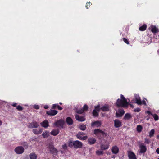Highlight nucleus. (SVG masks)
Instances as JSON below:
<instances>
[{
	"instance_id": "cd10ccee",
	"label": "nucleus",
	"mask_w": 159,
	"mask_h": 159,
	"mask_svg": "<svg viewBox=\"0 0 159 159\" xmlns=\"http://www.w3.org/2000/svg\"><path fill=\"white\" fill-rule=\"evenodd\" d=\"M101 150H106L108 148L109 146L107 144H102L100 147Z\"/></svg>"
},
{
	"instance_id": "aec40b11",
	"label": "nucleus",
	"mask_w": 159,
	"mask_h": 159,
	"mask_svg": "<svg viewBox=\"0 0 159 159\" xmlns=\"http://www.w3.org/2000/svg\"><path fill=\"white\" fill-rule=\"evenodd\" d=\"M66 121L67 124L71 125L73 124V121L72 119L70 117H67L66 120Z\"/></svg>"
},
{
	"instance_id": "de8ad7c7",
	"label": "nucleus",
	"mask_w": 159,
	"mask_h": 159,
	"mask_svg": "<svg viewBox=\"0 0 159 159\" xmlns=\"http://www.w3.org/2000/svg\"><path fill=\"white\" fill-rule=\"evenodd\" d=\"M141 111V109L139 108H137L134 109V111L135 112H139Z\"/></svg>"
},
{
	"instance_id": "f8f14e48",
	"label": "nucleus",
	"mask_w": 159,
	"mask_h": 159,
	"mask_svg": "<svg viewBox=\"0 0 159 159\" xmlns=\"http://www.w3.org/2000/svg\"><path fill=\"white\" fill-rule=\"evenodd\" d=\"M128 156L129 159H137L135 154L132 151H128Z\"/></svg>"
},
{
	"instance_id": "4c0bfd02",
	"label": "nucleus",
	"mask_w": 159,
	"mask_h": 159,
	"mask_svg": "<svg viewBox=\"0 0 159 159\" xmlns=\"http://www.w3.org/2000/svg\"><path fill=\"white\" fill-rule=\"evenodd\" d=\"M95 109L94 110H96V111L99 112L100 110H101L100 108V105H98L97 106H95Z\"/></svg>"
},
{
	"instance_id": "4d7b16f0",
	"label": "nucleus",
	"mask_w": 159,
	"mask_h": 159,
	"mask_svg": "<svg viewBox=\"0 0 159 159\" xmlns=\"http://www.w3.org/2000/svg\"><path fill=\"white\" fill-rule=\"evenodd\" d=\"M2 122L0 120V126L2 125Z\"/></svg>"
},
{
	"instance_id": "dca6fc26",
	"label": "nucleus",
	"mask_w": 159,
	"mask_h": 159,
	"mask_svg": "<svg viewBox=\"0 0 159 159\" xmlns=\"http://www.w3.org/2000/svg\"><path fill=\"white\" fill-rule=\"evenodd\" d=\"M38 126V124L36 122H34L30 123L28 127L30 128H36Z\"/></svg>"
},
{
	"instance_id": "79ce46f5",
	"label": "nucleus",
	"mask_w": 159,
	"mask_h": 159,
	"mask_svg": "<svg viewBox=\"0 0 159 159\" xmlns=\"http://www.w3.org/2000/svg\"><path fill=\"white\" fill-rule=\"evenodd\" d=\"M58 106L57 104H53L52 106V109H55Z\"/></svg>"
},
{
	"instance_id": "bf43d9fd",
	"label": "nucleus",
	"mask_w": 159,
	"mask_h": 159,
	"mask_svg": "<svg viewBox=\"0 0 159 159\" xmlns=\"http://www.w3.org/2000/svg\"><path fill=\"white\" fill-rule=\"evenodd\" d=\"M111 157L112 158H115V156H113Z\"/></svg>"
},
{
	"instance_id": "13d9d810",
	"label": "nucleus",
	"mask_w": 159,
	"mask_h": 159,
	"mask_svg": "<svg viewBox=\"0 0 159 159\" xmlns=\"http://www.w3.org/2000/svg\"><path fill=\"white\" fill-rule=\"evenodd\" d=\"M157 138L158 139H159V135L157 136Z\"/></svg>"
},
{
	"instance_id": "864d4df0",
	"label": "nucleus",
	"mask_w": 159,
	"mask_h": 159,
	"mask_svg": "<svg viewBox=\"0 0 159 159\" xmlns=\"http://www.w3.org/2000/svg\"><path fill=\"white\" fill-rule=\"evenodd\" d=\"M156 152L157 154H159V148L157 149Z\"/></svg>"
},
{
	"instance_id": "ddd939ff",
	"label": "nucleus",
	"mask_w": 159,
	"mask_h": 159,
	"mask_svg": "<svg viewBox=\"0 0 159 159\" xmlns=\"http://www.w3.org/2000/svg\"><path fill=\"white\" fill-rule=\"evenodd\" d=\"M101 123L100 121L97 120L96 121L92 122L91 123V126L93 127H98L101 125Z\"/></svg>"
},
{
	"instance_id": "9b49d317",
	"label": "nucleus",
	"mask_w": 159,
	"mask_h": 159,
	"mask_svg": "<svg viewBox=\"0 0 159 159\" xmlns=\"http://www.w3.org/2000/svg\"><path fill=\"white\" fill-rule=\"evenodd\" d=\"M75 117L76 119L79 121L83 122L85 121L86 120L85 116H80L78 114H76Z\"/></svg>"
},
{
	"instance_id": "423d86ee",
	"label": "nucleus",
	"mask_w": 159,
	"mask_h": 159,
	"mask_svg": "<svg viewBox=\"0 0 159 159\" xmlns=\"http://www.w3.org/2000/svg\"><path fill=\"white\" fill-rule=\"evenodd\" d=\"M139 147L140 148V151L139 152V153H144L146 152L147 149L146 146L143 143H141Z\"/></svg>"
},
{
	"instance_id": "680f3d73",
	"label": "nucleus",
	"mask_w": 159,
	"mask_h": 159,
	"mask_svg": "<svg viewBox=\"0 0 159 159\" xmlns=\"http://www.w3.org/2000/svg\"><path fill=\"white\" fill-rule=\"evenodd\" d=\"M59 104H60V105H62V103H61V102H60V103H59Z\"/></svg>"
},
{
	"instance_id": "4468645a",
	"label": "nucleus",
	"mask_w": 159,
	"mask_h": 159,
	"mask_svg": "<svg viewBox=\"0 0 159 159\" xmlns=\"http://www.w3.org/2000/svg\"><path fill=\"white\" fill-rule=\"evenodd\" d=\"M57 113L58 111H57L51 109L50 111H46V114L50 116H54L57 114Z\"/></svg>"
},
{
	"instance_id": "c03bdc74",
	"label": "nucleus",
	"mask_w": 159,
	"mask_h": 159,
	"mask_svg": "<svg viewBox=\"0 0 159 159\" xmlns=\"http://www.w3.org/2000/svg\"><path fill=\"white\" fill-rule=\"evenodd\" d=\"M72 144L73 142L71 141H70L68 143V145L69 147L72 148L73 147V145Z\"/></svg>"
},
{
	"instance_id": "bb28decb",
	"label": "nucleus",
	"mask_w": 159,
	"mask_h": 159,
	"mask_svg": "<svg viewBox=\"0 0 159 159\" xmlns=\"http://www.w3.org/2000/svg\"><path fill=\"white\" fill-rule=\"evenodd\" d=\"M79 127L80 130L83 131L85 130L86 128V125L84 124H82L80 125L79 126Z\"/></svg>"
},
{
	"instance_id": "ea45409f",
	"label": "nucleus",
	"mask_w": 159,
	"mask_h": 159,
	"mask_svg": "<svg viewBox=\"0 0 159 159\" xmlns=\"http://www.w3.org/2000/svg\"><path fill=\"white\" fill-rule=\"evenodd\" d=\"M122 39L123 41L127 44H129V42L128 39L125 38H122Z\"/></svg>"
},
{
	"instance_id": "6e6d98bb",
	"label": "nucleus",
	"mask_w": 159,
	"mask_h": 159,
	"mask_svg": "<svg viewBox=\"0 0 159 159\" xmlns=\"http://www.w3.org/2000/svg\"><path fill=\"white\" fill-rule=\"evenodd\" d=\"M142 103L143 104H144V105H146V101L144 100H143V101H142Z\"/></svg>"
},
{
	"instance_id": "8fccbe9b",
	"label": "nucleus",
	"mask_w": 159,
	"mask_h": 159,
	"mask_svg": "<svg viewBox=\"0 0 159 159\" xmlns=\"http://www.w3.org/2000/svg\"><path fill=\"white\" fill-rule=\"evenodd\" d=\"M57 108L58 110H61L63 109V108L62 107H61L60 106H59L58 104V106H57Z\"/></svg>"
},
{
	"instance_id": "f257e3e1",
	"label": "nucleus",
	"mask_w": 159,
	"mask_h": 159,
	"mask_svg": "<svg viewBox=\"0 0 159 159\" xmlns=\"http://www.w3.org/2000/svg\"><path fill=\"white\" fill-rule=\"evenodd\" d=\"M120 98L121 99L118 98L117 99L116 103V106L118 107H127L129 103L127 102V99L122 94L120 95Z\"/></svg>"
},
{
	"instance_id": "1a4fd4ad",
	"label": "nucleus",
	"mask_w": 159,
	"mask_h": 159,
	"mask_svg": "<svg viewBox=\"0 0 159 159\" xmlns=\"http://www.w3.org/2000/svg\"><path fill=\"white\" fill-rule=\"evenodd\" d=\"M118 112H116V115L117 117H121L125 113V111L122 109L119 108L118 109Z\"/></svg>"
},
{
	"instance_id": "b1692460",
	"label": "nucleus",
	"mask_w": 159,
	"mask_h": 159,
	"mask_svg": "<svg viewBox=\"0 0 159 159\" xmlns=\"http://www.w3.org/2000/svg\"><path fill=\"white\" fill-rule=\"evenodd\" d=\"M49 132L48 131H45L43 133L42 135L43 138H47L49 136Z\"/></svg>"
},
{
	"instance_id": "7ed1b4c3",
	"label": "nucleus",
	"mask_w": 159,
	"mask_h": 159,
	"mask_svg": "<svg viewBox=\"0 0 159 159\" xmlns=\"http://www.w3.org/2000/svg\"><path fill=\"white\" fill-rule=\"evenodd\" d=\"M85 134L82 132H79L76 135V137L78 139L81 140H86L88 137L87 136H84Z\"/></svg>"
},
{
	"instance_id": "a211bd4d",
	"label": "nucleus",
	"mask_w": 159,
	"mask_h": 159,
	"mask_svg": "<svg viewBox=\"0 0 159 159\" xmlns=\"http://www.w3.org/2000/svg\"><path fill=\"white\" fill-rule=\"evenodd\" d=\"M59 133V130L58 129H54L52 130L50 133L51 135L56 136Z\"/></svg>"
},
{
	"instance_id": "c756f323",
	"label": "nucleus",
	"mask_w": 159,
	"mask_h": 159,
	"mask_svg": "<svg viewBox=\"0 0 159 159\" xmlns=\"http://www.w3.org/2000/svg\"><path fill=\"white\" fill-rule=\"evenodd\" d=\"M151 31L152 32L155 33L158 31V29L155 26H154L152 28Z\"/></svg>"
},
{
	"instance_id": "e433bc0d",
	"label": "nucleus",
	"mask_w": 159,
	"mask_h": 159,
	"mask_svg": "<svg viewBox=\"0 0 159 159\" xmlns=\"http://www.w3.org/2000/svg\"><path fill=\"white\" fill-rule=\"evenodd\" d=\"M16 108L19 111H22L23 109V107L20 105H18L17 106Z\"/></svg>"
},
{
	"instance_id": "412c9836",
	"label": "nucleus",
	"mask_w": 159,
	"mask_h": 159,
	"mask_svg": "<svg viewBox=\"0 0 159 159\" xmlns=\"http://www.w3.org/2000/svg\"><path fill=\"white\" fill-rule=\"evenodd\" d=\"M132 117L131 115L129 113H126L125 114L123 119L125 120H128L130 119Z\"/></svg>"
},
{
	"instance_id": "2f4dec72",
	"label": "nucleus",
	"mask_w": 159,
	"mask_h": 159,
	"mask_svg": "<svg viewBox=\"0 0 159 159\" xmlns=\"http://www.w3.org/2000/svg\"><path fill=\"white\" fill-rule=\"evenodd\" d=\"M155 130L154 129H152L149 132V136L150 137H152L153 136L154 134Z\"/></svg>"
},
{
	"instance_id": "5fc2aeb1",
	"label": "nucleus",
	"mask_w": 159,
	"mask_h": 159,
	"mask_svg": "<svg viewBox=\"0 0 159 159\" xmlns=\"http://www.w3.org/2000/svg\"><path fill=\"white\" fill-rule=\"evenodd\" d=\"M44 108L45 109H47L48 108V105H45V106H44Z\"/></svg>"
},
{
	"instance_id": "2eb2a0df",
	"label": "nucleus",
	"mask_w": 159,
	"mask_h": 159,
	"mask_svg": "<svg viewBox=\"0 0 159 159\" xmlns=\"http://www.w3.org/2000/svg\"><path fill=\"white\" fill-rule=\"evenodd\" d=\"M119 149L118 147L116 145L113 146L111 148V151L113 154H116L119 152Z\"/></svg>"
},
{
	"instance_id": "37998d69",
	"label": "nucleus",
	"mask_w": 159,
	"mask_h": 159,
	"mask_svg": "<svg viewBox=\"0 0 159 159\" xmlns=\"http://www.w3.org/2000/svg\"><path fill=\"white\" fill-rule=\"evenodd\" d=\"M144 142L145 143H146L148 144H149L150 143V140L146 138L144 139Z\"/></svg>"
},
{
	"instance_id": "39448f33",
	"label": "nucleus",
	"mask_w": 159,
	"mask_h": 159,
	"mask_svg": "<svg viewBox=\"0 0 159 159\" xmlns=\"http://www.w3.org/2000/svg\"><path fill=\"white\" fill-rule=\"evenodd\" d=\"M48 148L51 154L55 155H57L58 151L57 149L55 148L53 145H49L48 146Z\"/></svg>"
},
{
	"instance_id": "603ef678",
	"label": "nucleus",
	"mask_w": 159,
	"mask_h": 159,
	"mask_svg": "<svg viewBox=\"0 0 159 159\" xmlns=\"http://www.w3.org/2000/svg\"><path fill=\"white\" fill-rule=\"evenodd\" d=\"M17 104L16 103H14L12 104V106L14 107H17Z\"/></svg>"
},
{
	"instance_id": "0e129e2a",
	"label": "nucleus",
	"mask_w": 159,
	"mask_h": 159,
	"mask_svg": "<svg viewBox=\"0 0 159 159\" xmlns=\"http://www.w3.org/2000/svg\"><path fill=\"white\" fill-rule=\"evenodd\" d=\"M157 159H159V158H158Z\"/></svg>"
},
{
	"instance_id": "f03ea898",
	"label": "nucleus",
	"mask_w": 159,
	"mask_h": 159,
	"mask_svg": "<svg viewBox=\"0 0 159 159\" xmlns=\"http://www.w3.org/2000/svg\"><path fill=\"white\" fill-rule=\"evenodd\" d=\"M94 134L97 136L98 138L101 139L107 135V133L99 129H96L94 130Z\"/></svg>"
},
{
	"instance_id": "69168bd1",
	"label": "nucleus",
	"mask_w": 159,
	"mask_h": 159,
	"mask_svg": "<svg viewBox=\"0 0 159 159\" xmlns=\"http://www.w3.org/2000/svg\"><path fill=\"white\" fill-rule=\"evenodd\" d=\"M158 37H159V35H158Z\"/></svg>"
},
{
	"instance_id": "a878e982",
	"label": "nucleus",
	"mask_w": 159,
	"mask_h": 159,
	"mask_svg": "<svg viewBox=\"0 0 159 159\" xmlns=\"http://www.w3.org/2000/svg\"><path fill=\"white\" fill-rule=\"evenodd\" d=\"M143 129V127L140 125H137L136 127V130L138 133L141 132Z\"/></svg>"
},
{
	"instance_id": "5701e85b",
	"label": "nucleus",
	"mask_w": 159,
	"mask_h": 159,
	"mask_svg": "<svg viewBox=\"0 0 159 159\" xmlns=\"http://www.w3.org/2000/svg\"><path fill=\"white\" fill-rule=\"evenodd\" d=\"M30 159H37V156L34 152H32L29 155Z\"/></svg>"
},
{
	"instance_id": "6ab92c4d",
	"label": "nucleus",
	"mask_w": 159,
	"mask_h": 159,
	"mask_svg": "<svg viewBox=\"0 0 159 159\" xmlns=\"http://www.w3.org/2000/svg\"><path fill=\"white\" fill-rule=\"evenodd\" d=\"M42 126L46 128L49 126V123L47 120H45L43 121L41 123Z\"/></svg>"
},
{
	"instance_id": "09e8293b",
	"label": "nucleus",
	"mask_w": 159,
	"mask_h": 159,
	"mask_svg": "<svg viewBox=\"0 0 159 159\" xmlns=\"http://www.w3.org/2000/svg\"><path fill=\"white\" fill-rule=\"evenodd\" d=\"M43 129L41 128H39L38 130V133L39 134H40L42 132Z\"/></svg>"
},
{
	"instance_id": "6e6552de",
	"label": "nucleus",
	"mask_w": 159,
	"mask_h": 159,
	"mask_svg": "<svg viewBox=\"0 0 159 159\" xmlns=\"http://www.w3.org/2000/svg\"><path fill=\"white\" fill-rule=\"evenodd\" d=\"M64 121L62 120H60L57 121L54 123V125L57 127H61L63 128L64 124Z\"/></svg>"
},
{
	"instance_id": "9d476101",
	"label": "nucleus",
	"mask_w": 159,
	"mask_h": 159,
	"mask_svg": "<svg viewBox=\"0 0 159 159\" xmlns=\"http://www.w3.org/2000/svg\"><path fill=\"white\" fill-rule=\"evenodd\" d=\"M114 125L115 128H117L120 127L122 125V122L120 120L116 119L114 121Z\"/></svg>"
},
{
	"instance_id": "a18cd8bd",
	"label": "nucleus",
	"mask_w": 159,
	"mask_h": 159,
	"mask_svg": "<svg viewBox=\"0 0 159 159\" xmlns=\"http://www.w3.org/2000/svg\"><path fill=\"white\" fill-rule=\"evenodd\" d=\"M62 147L63 149L65 150H66L67 149V146L66 144H64L62 145Z\"/></svg>"
},
{
	"instance_id": "4be33fe9",
	"label": "nucleus",
	"mask_w": 159,
	"mask_h": 159,
	"mask_svg": "<svg viewBox=\"0 0 159 159\" xmlns=\"http://www.w3.org/2000/svg\"><path fill=\"white\" fill-rule=\"evenodd\" d=\"M100 109L103 111H108L109 110V106L107 105L103 106L101 107Z\"/></svg>"
},
{
	"instance_id": "7c9ffc66",
	"label": "nucleus",
	"mask_w": 159,
	"mask_h": 159,
	"mask_svg": "<svg viewBox=\"0 0 159 159\" xmlns=\"http://www.w3.org/2000/svg\"><path fill=\"white\" fill-rule=\"evenodd\" d=\"M154 118L155 121H157L159 120L158 116L156 114H153L152 115Z\"/></svg>"
},
{
	"instance_id": "0eeeda50",
	"label": "nucleus",
	"mask_w": 159,
	"mask_h": 159,
	"mask_svg": "<svg viewBox=\"0 0 159 159\" xmlns=\"http://www.w3.org/2000/svg\"><path fill=\"white\" fill-rule=\"evenodd\" d=\"M24 151V148L21 146L16 147L15 149V152L17 154H21Z\"/></svg>"
},
{
	"instance_id": "393cba45",
	"label": "nucleus",
	"mask_w": 159,
	"mask_h": 159,
	"mask_svg": "<svg viewBox=\"0 0 159 159\" xmlns=\"http://www.w3.org/2000/svg\"><path fill=\"white\" fill-rule=\"evenodd\" d=\"M92 114L94 117H98L99 115V112L96 111V110H93Z\"/></svg>"
},
{
	"instance_id": "c85d7f7f",
	"label": "nucleus",
	"mask_w": 159,
	"mask_h": 159,
	"mask_svg": "<svg viewBox=\"0 0 159 159\" xmlns=\"http://www.w3.org/2000/svg\"><path fill=\"white\" fill-rule=\"evenodd\" d=\"M147 28V25L146 24H143L142 26L139 28V30L141 31H144L146 30Z\"/></svg>"
},
{
	"instance_id": "f3484780",
	"label": "nucleus",
	"mask_w": 159,
	"mask_h": 159,
	"mask_svg": "<svg viewBox=\"0 0 159 159\" xmlns=\"http://www.w3.org/2000/svg\"><path fill=\"white\" fill-rule=\"evenodd\" d=\"M96 141V139L93 138H89L88 139V143L90 145L95 143Z\"/></svg>"
},
{
	"instance_id": "c9c22d12",
	"label": "nucleus",
	"mask_w": 159,
	"mask_h": 159,
	"mask_svg": "<svg viewBox=\"0 0 159 159\" xmlns=\"http://www.w3.org/2000/svg\"><path fill=\"white\" fill-rule=\"evenodd\" d=\"M136 103H137V104L139 105H141L142 104V102L140 98L138 99L136 98Z\"/></svg>"
},
{
	"instance_id": "a19ab883",
	"label": "nucleus",
	"mask_w": 159,
	"mask_h": 159,
	"mask_svg": "<svg viewBox=\"0 0 159 159\" xmlns=\"http://www.w3.org/2000/svg\"><path fill=\"white\" fill-rule=\"evenodd\" d=\"M32 131L33 133L35 134H39V133H38V130L37 129H33Z\"/></svg>"
},
{
	"instance_id": "f704fd0d",
	"label": "nucleus",
	"mask_w": 159,
	"mask_h": 159,
	"mask_svg": "<svg viewBox=\"0 0 159 159\" xmlns=\"http://www.w3.org/2000/svg\"><path fill=\"white\" fill-rule=\"evenodd\" d=\"M96 154L98 155H102L103 152L101 151L97 150L96 151Z\"/></svg>"
},
{
	"instance_id": "58836bf2",
	"label": "nucleus",
	"mask_w": 159,
	"mask_h": 159,
	"mask_svg": "<svg viewBox=\"0 0 159 159\" xmlns=\"http://www.w3.org/2000/svg\"><path fill=\"white\" fill-rule=\"evenodd\" d=\"M91 5H92V3L90 2L86 3L85 6L86 8L87 9H88Z\"/></svg>"
},
{
	"instance_id": "20e7f679",
	"label": "nucleus",
	"mask_w": 159,
	"mask_h": 159,
	"mask_svg": "<svg viewBox=\"0 0 159 159\" xmlns=\"http://www.w3.org/2000/svg\"><path fill=\"white\" fill-rule=\"evenodd\" d=\"M72 145H73L74 148L78 149L82 148L83 144L81 142L78 140H75L73 142Z\"/></svg>"
},
{
	"instance_id": "72a5a7b5",
	"label": "nucleus",
	"mask_w": 159,
	"mask_h": 159,
	"mask_svg": "<svg viewBox=\"0 0 159 159\" xmlns=\"http://www.w3.org/2000/svg\"><path fill=\"white\" fill-rule=\"evenodd\" d=\"M76 112L77 113L79 114H82L84 112V110H83L81 108L80 109H77L76 110Z\"/></svg>"
},
{
	"instance_id": "49530a36",
	"label": "nucleus",
	"mask_w": 159,
	"mask_h": 159,
	"mask_svg": "<svg viewBox=\"0 0 159 159\" xmlns=\"http://www.w3.org/2000/svg\"><path fill=\"white\" fill-rule=\"evenodd\" d=\"M33 107L36 109H38L39 108V106L37 105H34L33 106Z\"/></svg>"
},
{
	"instance_id": "473e14b6",
	"label": "nucleus",
	"mask_w": 159,
	"mask_h": 159,
	"mask_svg": "<svg viewBox=\"0 0 159 159\" xmlns=\"http://www.w3.org/2000/svg\"><path fill=\"white\" fill-rule=\"evenodd\" d=\"M83 110H84V111H86L88 110V105L86 104H85L83 107L82 108Z\"/></svg>"
},
{
	"instance_id": "3c124183",
	"label": "nucleus",
	"mask_w": 159,
	"mask_h": 159,
	"mask_svg": "<svg viewBox=\"0 0 159 159\" xmlns=\"http://www.w3.org/2000/svg\"><path fill=\"white\" fill-rule=\"evenodd\" d=\"M146 113L148 114V115H151L152 116L153 114V113H152V112L150 111H146Z\"/></svg>"
},
{
	"instance_id": "e2e57ef3",
	"label": "nucleus",
	"mask_w": 159,
	"mask_h": 159,
	"mask_svg": "<svg viewBox=\"0 0 159 159\" xmlns=\"http://www.w3.org/2000/svg\"><path fill=\"white\" fill-rule=\"evenodd\" d=\"M32 141H34V139H33L32 140Z\"/></svg>"
},
{
	"instance_id": "052dcab7",
	"label": "nucleus",
	"mask_w": 159,
	"mask_h": 159,
	"mask_svg": "<svg viewBox=\"0 0 159 159\" xmlns=\"http://www.w3.org/2000/svg\"><path fill=\"white\" fill-rule=\"evenodd\" d=\"M157 52L158 54L159 55V49L157 50Z\"/></svg>"
}]
</instances>
